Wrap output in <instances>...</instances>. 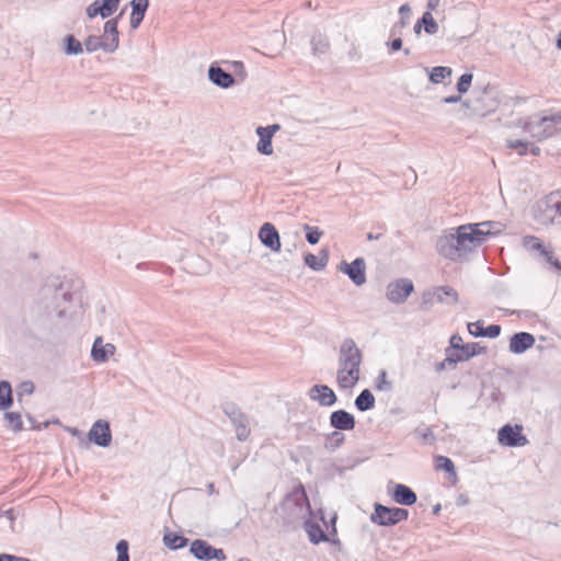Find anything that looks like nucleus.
I'll list each match as a JSON object with an SVG mask.
<instances>
[{
  "mask_svg": "<svg viewBox=\"0 0 561 561\" xmlns=\"http://www.w3.org/2000/svg\"><path fill=\"white\" fill-rule=\"evenodd\" d=\"M105 33L112 37L113 48H116L118 45V31H117V22L116 20H108L104 25Z\"/></svg>",
  "mask_w": 561,
  "mask_h": 561,
  "instance_id": "nucleus-32",
  "label": "nucleus"
},
{
  "mask_svg": "<svg viewBox=\"0 0 561 561\" xmlns=\"http://www.w3.org/2000/svg\"><path fill=\"white\" fill-rule=\"evenodd\" d=\"M428 5H430V8H432V9H434V7H435L434 2H430V4H428Z\"/></svg>",
  "mask_w": 561,
  "mask_h": 561,
  "instance_id": "nucleus-53",
  "label": "nucleus"
},
{
  "mask_svg": "<svg viewBox=\"0 0 561 561\" xmlns=\"http://www.w3.org/2000/svg\"><path fill=\"white\" fill-rule=\"evenodd\" d=\"M355 405L359 411H367L375 407V398L373 393L365 389L355 400Z\"/></svg>",
  "mask_w": 561,
  "mask_h": 561,
  "instance_id": "nucleus-25",
  "label": "nucleus"
},
{
  "mask_svg": "<svg viewBox=\"0 0 561 561\" xmlns=\"http://www.w3.org/2000/svg\"><path fill=\"white\" fill-rule=\"evenodd\" d=\"M546 259L547 261L552 265V262H554L557 259L554 257L553 253L551 251H548V250H542V253H541Z\"/></svg>",
  "mask_w": 561,
  "mask_h": 561,
  "instance_id": "nucleus-45",
  "label": "nucleus"
},
{
  "mask_svg": "<svg viewBox=\"0 0 561 561\" xmlns=\"http://www.w3.org/2000/svg\"><path fill=\"white\" fill-rule=\"evenodd\" d=\"M305 229L307 230L306 238H307L308 242L311 244L318 243L322 232L319 231L318 228L310 227L308 225L305 226Z\"/></svg>",
  "mask_w": 561,
  "mask_h": 561,
  "instance_id": "nucleus-37",
  "label": "nucleus"
},
{
  "mask_svg": "<svg viewBox=\"0 0 561 561\" xmlns=\"http://www.w3.org/2000/svg\"><path fill=\"white\" fill-rule=\"evenodd\" d=\"M376 389L379 391L388 390L390 388V381L386 371H381L376 379Z\"/></svg>",
  "mask_w": 561,
  "mask_h": 561,
  "instance_id": "nucleus-38",
  "label": "nucleus"
},
{
  "mask_svg": "<svg viewBox=\"0 0 561 561\" xmlns=\"http://www.w3.org/2000/svg\"><path fill=\"white\" fill-rule=\"evenodd\" d=\"M148 0H133L131 1V14H130V25L136 28L139 26L141 21L144 20L145 12L148 8Z\"/></svg>",
  "mask_w": 561,
  "mask_h": 561,
  "instance_id": "nucleus-22",
  "label": "nucleus"
},
{
  "mask_svg": "<svg viewBox=\"0 0 561 561\" xmlns=\"http://www.w3.org/2000/svg\"><path fill=\"white\" fill-rule=\"evenodd\" d=\"M309 397L322 407H331L336 402L334 391L324 385H316L310 389Z\"/></svg>",
  "mask_w": 561,
  "mask_h": 561,
  "instance_id": "nucleus-17",
  "label": "nucleus"
},
{
  "mask_svg": "<svg viewBox=\"0 0 561 561\" xmlns=\"http://www.w3.org/2000/svg\"><path fill=\"white\" fill-rule=\"evenodd\" d=\"M434 462H435V469L437 471L439 470H444L446 472L449 473V476L453 478V479H456L457 478V472H456V469H455V466H454V462L448 458V457H445V456H436L434 458Z\"/></svg>",
  "mask_w": 561,
  "mask_h": 561,
  "instance_id": "nucleus-26",
  "label": "nucleus"
},
{
  "mask_svg": "<svg viewBox=\"0 0 561 561\" xmlns=\"http://www.w3.org/2000/svg\"><path fill=\"white\" fill-rule=\"evenodd\" d=\"M89 439L99 446H108L112 440L108 423L101 420L96 421L89 432Z\"/></svg>",
  "mask_w": 561,
  "mask_h": 561,
  "instance_id": "nucleus-11",
  "label": "nucleus"
},
{
  "mask_svg": "<svg viewBox=\"0 0 561 561\" xmlns=\"http://www.w3.org/2000/svg\"><path fill=\"white\" fill-rule=\"evenodd\" d=\"M461 342H462V339L460 336H457V335H454L450 340V344L456 350H459L460 351V347H461Z\"/></svg>",
  "mask_w": 561,
  "mask_h": 561,
  "instance_id": "nucleus-44",
  "label": "nucleus"
},
{
  "mask_svg": "<svg viewBox=\"0 0 561 561\" xmlns=\"http://www.w3.org/2000/svg\"><path fill=\"white\" fill-rule=\"evenodd\" d=\"M365 268V261L360 257L354 260L352 263L343 262L340 266V270L348 275V277L358 286L366 282Z\"/></svg>",
  "mask_w": 561,
  "mask_h": 561,
  "instance_id": "nucleus-12",
  "label": "nucleus"
},
{
  "mask_svg": "<svg viewBox=\"0 0 561 561\" xmlns=\"http://www.w3.org/2000/svg\"><path fill=\"white\" fill-rule=\"evenodd\" d=\"M163 542L168 548L175 550L185 547L187 545V538L175 533H167L163 536Z\"/></svg>",
  "mask_w": 561,
  "mask_h": 561,
  "instance_id": "nucleus-27",
  "label": "nucleus"
},
{
  "mask_svg": "<svg viewBox=\"0 0 561 561\" xmlns=\"http://www.w3.org/2000/svg\"><path fill=\"white\" fill-rule=\"evenodd\" d=\"M392 499L398 504L412 505L416 502V494L409 486L397 484L392 492Z\"/></svg>",
  "mask_w": 561,
  "mask_h": 561,
  "instance_id": "nucleus-20",
  "label": "nucleus"
},
{
  "mask_svg": "<svg viewBox=\"0 0 561 561\" xmlns=\"http://www.w3.org/2000/svg\"><path fill=\"white\" fill-rule=\"evenodd\" d=\"M533 241H534V243H533L534 249L540 251L541 253H542V250H546L537 238H533Z\"/></svg>",
  "mask_w": 561,
  "mask_h": 561,
  "instance_id": "nucleus-47",
  "label": "nucleus"
},
{
  "mask_svg": "<svg viewBox=\"0 0 561 561\" xmlns=\"http://www.w3.org/2000/svg\"><path fill=\"white\" fill-rule=\"evenodd\" d=\"M557 47H558L559 49H561V32H560L559 37H558V39H557Z\"/></svg>",
  "mask_w": 561,
  "mask_h": 561,
  "instance_id": "nucleus-50",
  "label": "nucleus"
},
{
  "mask_svg": "<svg viewBox=\"0 0 561 561\" xmlns=\"http://www.w3.org/2000/svg\"><path fill=\"white\" fill-rule=\"evenodd\" d=\"M409 513L404 508L388 507L382 504H375L374 513L370 515L371 523L379 526H392L405 520Z\"/></svg>",
  "mask_w": 561,
  "mask_h": 561,
  "instance_id": "nucleus-3",
  "label": "nucleus"
},
{
  "mask_svg": "<svg viewBox=\"0 0 561 561\" xmlns=\"http://www.w3.org/2000/svg\"><path fill=\"white\" fill-rule=\"evenodd\" d=\"M12 403V390L8 381L0 382V409L5 410Z\"/></svg>",
  "mask_w": 561,
  "mask_h": 561,
  "instance_id": "nucleus-28",
  "label": "nucleus"
},
{
  "mask_svg": "<svg viewBox=\"0 0 561 561\" xmlns=\"http://www.w3.org/2000/svg\"><path fill=\"white\" fill-rule=\"evenodd\" d=\"M413 289L414 286L410 279H397L388 285L387 298L392 302H403L410 296Z\"/></svg>",
  "mask_w": 561,
  "mask_h": 561,
  "instance_id": "nucleus-10",
  "label": "nucleus"
},
{
  "mask_svg": "<svg viewBox=\"0 0 561 561\" xmlns=\"http://www.w3.org/2000/svg\"><path fill=\"white\" fill-rule=\"evenodd\" d=\"M5 420L8 422V425L11 430L14 432H19L23 428V421L19 413L15 412H9L5 414Z\"/></svg>",
  "mask_w": 561,
  "mask_h": 561,
  "instance_id": "nucleus-30",
  "label": "nucleus"
},
{
  "mask_svg": "<svg viewBox=\"0 0 561 561\" xmlns=\"http://www.w3.org/2000/svg\"><path fill=\"white\" fill-rule=\"evenodd\" d=\"M552 265H553L556 268H558V270H560V271H561V262H559L558 260H556L554 262H552Z\"/></svg>",
  "mask_w": 561,
  "mask_h": 561,
  "instance_id": "nucleus-49",
  "label": "nucleus"
},
{
  "mask_svg": "<svg viewBox=\"0 0 561 561\" xmlns=\"http://www.w3.org/2000/svg\"><path fill=\"white\" fill-rule=\"evenodd\" d=\"M362 354L353 341H345L340 350L336 381L341 389H352L359 380Z\"/></svg>",
  "mask_w": 561,
  "mask_h": 561,
  "instance_id": "nucleus-1",
  "label": "nucleus"
},
{
  "mask_svg": "<svg viewBox=\"0 0 561 561\" xmlns=\"http://www.w3.org/2000/svg\"><path fill=\"white\" fill-rule=\"evenodd\" d=\"M259 238L261 240V242L270 248L272 251H279L280 250V239H279V234L276 230V228L270 224V222H265L261 228H260V231H259Z\"/></svg>",
  "mask_w": 561,
  "mask_h": 561,
  "instance_id": "nucleus-16",
  "label": "nucleus"
},
{
  "mask_svg": "<svg viewBox=\"0 0 561 561\" xmlns=\"http://www.w3.org/2000/svg\"><path fill=\"white\" fill-rule=\"evenodd\" d=\"M279 125L274 124L267 127H259L256 129V134L260 137L257 142V151L262 154L270 156L273 153L272 138L277 130H279Z\"/></svg>",
  "mask_w": 561,
  "mask_h": 561,
  "instance_id": "nucleus-14",
  "label": "nucleus"
},
{
  "mask_svg": "<svg viewBox=\"0 0 561 561\" xmlns=\"http://www.w3.org/2000/svg\"><path fill=\"white\" fill-rule=\"evenodd\" d=\"M497 439L501 445L510 447L525 446L528 443L520 425H504L499 431Z\"/></svg>",
  "mask_w": 561,
  "mask_h": 561,
  "instance_id": "nucleus-7",
  "label": "nucleus"
},
{
  "mask_svg": "<svg viewBox=\"0 0 561 561\" xmlns=\"http://www.w3.org/2000/svg\"><path fill=\"white\" fill-rule=\"evenodd\" d=\"M115 346L111 343L103 344L101 337H96L93 347H92V358L95 362H105L110 358V356L114 355Z\"/></svg>",
  "mask_w": 561,
  "mask_h": 561,
  "instance_id": "nucleus-19",
  "label": "nucleus"
},
{
  "mask_svg": "<svg viewBox=\"0 0 561 561\" xmlns=\"http://www.w3.org/2000/svg\"><path fill=\"white\" fill-rule=\"evenodd\" d=\"M536 343V339L528 332L515 333L510 339L508 348L513 354H522L531 348Z\"/></svg>",
  "mask_w": 561,
  "mask_h": 561,
  "instance_id": "nucleus-15",
  "label": "nucleus"
},
{
  "mask_svg": "<svg viewBox=\"0 0 561 561\" xmlns=\"http://www.w3.org/2000/svg\"><path fill=\"white\" fill-rule=\"evenodd\" d=\"M415 32H416V33H420V24H416V25H415Z\"/></svg>",
  "mask_w": 561,
  "mask_h": 561,
  "instance_id": "nucleus-52",
  "label": "nucleus"
},
{
  "mask_svg": "<svg viewBox=\"0 0 561 561\" xmlns=\"http://www.w3.org/2000/svg\"><path fill=\"white\" fill-rule=\"evenodd\" d=\"M129 545L126 540H119L116 545L117 560L116 561H129L128 553Z\"/></svg>",
  "mask_w": 561,
  "mask_h": 561,
  "instance_id": "nucleus-34",
  "label": "nucleus"
},
{
  "mask_svg": "<svg viewBox=\"0 0 561 561\" xmlns=\"http://www.w3.org/2000/svg\"><path fill=\"white\" fill-rule=\"evenodd\" d=\"M34 390V386L30 381L22 382L20 386V393L31 394Z\"/></svg>",
  "mask_w": 561,
  "mask_h": 561,
  "instance_id": "nucleus-42",
  "label": "nucleus"
},
{
  "mask_svg": "<svg viewBox=\"0 0 561 561\" xmlns=\"http://www.w3.org/2000/svg\"><path fill=\"white\" fill-rule=\"evenodd\" d=\"M451 76L449 67H434L431 71L430 79L433 83H442L446 78Z\"/></svg>",
  "mask_w": 561,
  "mask_h": 561,
  "instance_id": "nucleus-29",
  "label": "nucleus"
},
{
  "mask_svg": "<svg viewBox=\"0 0 561 561\" xmlns=\"http://www.w3.org/2000/svg\"><path fill=\"white\" fill-rule=\"evenodd\" d=\"M491 222H479L463 225L458 228L457 248L470 250L485 240V237L491 233Z\"/></svg>",
  "mask_w": 561,
  "mask_h": 561,
  "instance_id": "nucleus-2",
  "label": "nucleus"
},
{
  "mask_svg": "<svg viewBox=\"0 0 561 561\" xmlns=\"http://www.w3.org/2000/svg\"><path fill=\"white\" fill-rule=\"evenodd\" d=\"M305 263L309 267H311L312 270H316V271L323 268L325 265V263L322 260H320L318 256H316L314 254H311V253H309L305 256Z\"/></svg>",
  "mask_w": 561,
  "mask_h": 561,
  "instance_id": "nucleus-35",
  "label": "nucleus"
},
{
  "mask_svg": "<svg viewBox=\"0 0 561 561\" xmlns=\"http://www.w3.org/2000/svg\"><path fill=\"white\" fill-rule=\"evenodd\" d=\"M560 126L561 112L546 115L540 119V122L536 124L529 123L526 127L529 128L533 137L537 140H542L558 133L560 130Z\"/></svg>",
  "mask_w": 561,
  "mask_h": 561,
  "instance_id": "nucleus-4",
  "label": "nucleus"
},
{
  "mask_svg": "<svg viewBox=\"0 0 561 561\" xmlns=\"http://www.w3.org/2000/svg\"><path fill=\"white\" fill-rule=\"evenodd\" d=\"M121 0H96L87 9L90 19L101 15L102 18L111 16L119 5Z\"/></svg>",
  "mask_w": 561,
  "mask_h": 561,
  "instance_id": "nucleus-13",
  "label": "nucleus"
},
{
  "mask_svg": "<svg viewBox=\"0 0 561 561\" xmlns=\"http://www.w3.org/2000/svg\"><path fill=\"white\" fill-rule=\"evenodd\" d=\"M191 552L195 558L203 561L209 560H226V554L222 549H216L207 543L205 540L196 539L191 543Z\"/></svg>",
  "mask_w": 561,
  "mask_h": 561,
  "instance_id": "nucleus-9",
  "label": "nucleus"
},
{
  "mask_svg": "<svg viewBox=\"0 0 561 561\" xmlns=\"http://www.w3.org/2000/svg\"><path fill=\"white\" fill-rule=\"evenodd\" d=\"M501 333V327L499 324H491L488 328H484L483 335L491 339L497 337Z\"/></svg>",
  "mask_w": 561,
  "mask_h": 561,
  "instance_id": "nucleus-41",
  "label": "nucleus"
},
{
  "mask_svg": "<svg viewBox=\"0 0 561 561\" xmlns=\"http://www.w3.org/2000/svg\"><path fill=\"white\" fill-rule=\"evenodd\" d=\"M471 82H472V75L471 73H465L462 75L460 78H459V81L457 83V90L460 92V93H466L470 85H471Z\"/></svg>",
  "mask_w": 561,
  "mask_h": 561,
  "instance_id": "nucleus-36",
  "label": "nucleus"
},
{
  "mask_svg": "<svg viewBox=\"0 0 561 561\" xmlns=\"http://www.w3.org/2000/svg\"><path fill=\"white\" fill-rule=\"evenodd\" d=\"M331 426L341 431H352L355 427L354 416L345 410L334 411L330 416Z\"/></svg>",
  "mask_w": 561,
  "mask_h": 561,
  "instance_id": "nucleus-18",
  "label": "nucleus"
},
{
  "mask_svg": "<svg viewBox=\"0 0 561 561\" xmlns=\"http://www.w3.org/2000/svg\"><path fill=\"white\" fill-rule=\"evenodd\" d=\"M542 220L553 225L561 219V191H556L546 196L541 208Z\"/></svg>",
  "mask_w": 561,
  "mask_h": 561,
  "instance_id": "nucleus-6",
  "label": "nucleus"
},
{
  "mask_svg": "<svg viewBox=\"0 0 561 561\" xmlns=\"http://www.w3.org/2000/svg\"><path fill=\"white\" fill-rule=\"evenodd\" d=\"M458 299L457 290L450 286H438L423 295L424 305H432L434 302L456 304Z\"/></svg>",
  "mask_w": 561,
  "mask_h": 561,
  "instance_id": "nucleus-8",
  "label": "nucleus"
},
{
  "mask_svg": "<svg viewBox=\"0 0 561 561\" xmlns=\"http://www.w3.org/2000/svg\"><path fill=\"white\" fill-rule=\"evenodd\" d=\"M305 529L312 543L318 545L320 542L328 541V536L324 534L320 525L313 520H307L305 523Z\"/></svg>",
  "mask_w": 561,
  "mask_h": 561,
  "instance_id": "nucleus-24",
  "label": "nucleus"
},
{
  "mask_svg": "<svg viewBox=\"0 0 561 561\" xmlns=\"http://www.w3.org/2000/svg\"><path fill=\"white\" fill-rule=\"evenodd\" d=\"M483 323L481 321L470 322L468 323V332L473 336H482L483 335Z\"/></svg>",
  "mask_w": 561,
  "mask_h": 561,
  "instance_id": "nucleus-40",
  "label": "nucleus"
},
{
  "mask_svg": "<svg viewBox=\"0 0 561 561\" xmlns=\"http://www.w3.org/2000/svg\"><path fill=\"white\" fill-rule=\"evenodd\" d=\"M486 352L485 346H481L479 343H468L463 344L460 347V354L456 356L454 362H463L468 360L469 358L484 354Z\"/></svg>",
  "mask_w": 561,
  "mask_h": 561,
  "instance_id": "nucleus-21",
  "label": "nucleus"
},
{
  "mask_svg": "<svg viewBox=\"0 0 561 561\" xmlns=\"http://www.w3.org/2000/svg\"><path fill=\"white\" fill-rule=\"evenodd\" d=\"M209 78L215 84L221 88H229L234 82L233 77L219 67H210Z\"/></svg>",
  "mask_w": 561,
  "mask_h": 561,
  "instance_id": "nucleus-23",
  "label": "nucleus"
},
{
  "mask_svg": "<svg viewBox=\"0 0 561 561\" xmlns=\"http://www.w3.org/2000/svg\"><path fill=\"white\" fill-rule=\"evenodd\" d=\"M291 506H295L300 512L306 508L311 513V505L302 484H298L293 488L291 492L286 496L282 504V508L285 513L288 512L287 523H291L297 518L290 513Z\"/></svg>",
  "mask_w": 561,
  "mask_h": 561,
  "instance_id": "nucleus-5",
  "label": "nucleus"
},
{
  "mask_svg": "<svg viewBox=\"0 0 561 561\" xmlns=\"http://www.w3.org/2000/svg\"><path fill=\"white\" fill-rule=\"evenodd\" d=\"M530 152L534 154V156H538L540 153V148L539 147H533L530 149Z\"/></svg>",
  "mask_w": 561,
  "mask_h": 561,
  "instance_id": "nucleus-48",
  "label": "nucleus"
},
{
  "mask_svg": "<svg viewBox=\"0 0 561 561\" xmlns=\"http://www.w3.org/2000/svg\"><path fill=\"white\" fill-rule=\"evenodd\" d=\"M402 46V41L400 38H396L391 42V49L399 50Z\"/></svg>",
  "mask_w": 561,
  "mask_h": 561,
  "instance_id": "nucleus-46",
  "label": "nucleus"
},
{
  "mask_svg": "<svg viewBox=\"0 0 561 561\" xmlns=\"http://www.w3.org/2000/svg\"><path fill=\"white\" fill-rule=\"evenodd\" d=\"M66 53L69 55H77L82 53L81 43L76 39L72 35L66 37Z\"/></svg>",
  "mask_w": 561,
  "mask_h": 561,
  "instance_id": "nucleus-31",
  "label": "nucleus"
},
{
  "mask_svg": "<svg viewBox=\"0 0 561 561\" xmlns=\"http://www.w3.org/2000/svg\"><path fill=\"white\" fill-rule=\"evenodd\" d=\"M409 11V7L407 4L401 5L400 12H407Z\"/></svg>",
  "mask_w": 561,
  "mask_h": 561,
  "instance_id": "nucleus-51",
  "label": "nucleus"
},
{
  "mask_svg": "<svg viewBox=\"0 0 561 561\" xmlns=\"http://www.w3.org/2000/svg\"><path fill=\"white\" fill-rule=\"evenodd\" d=\"M0 561H30L27 558L15 557L11 554H0Z\"/></svg>",
  "mask_w": 561,
  "mask_h": 561,
  "instance_id": "nucleus-43",
  "label": "nucleus"
},
{
  "mask_svg": "<svg viewBox=\"0 0 561 561\" xmlns=\"http://www.w3.org/2000/svg\"><path fill=\"white\" fill-rule=\"evenodd\" d=\"M422 23L424 24L425 32L434 34L437 32V23L435 22L431 12H425L422 16Z\"/></svg>",
  "mask_w": 561,
  "mask_h": 561,
  "instance_id": "nucleus-33",
  "label": "nucleus"
},
{
  "mask_svg": "<svg viewBox=\"0 0 561 561\" xmlns=\"http://www.w3.org/2000/svg\"><path fill=\"white\" fill-rule=\"evenodd\" d=\"M508 147L517 151L518 154L524 156L527 152L528 144L522 140H510Z\"/></svg>",
  "mask_w": 561,
  "mask_h": 561,
  "instance_id": "nucleus-39",
  "label": "nucleus"
}]
</instances>
